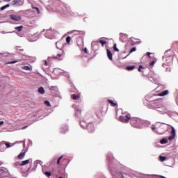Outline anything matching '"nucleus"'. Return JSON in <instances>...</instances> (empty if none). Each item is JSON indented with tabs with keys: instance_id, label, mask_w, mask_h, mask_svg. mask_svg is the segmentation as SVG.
<instances>
[{
	"instance_id": "4c0bfd02",
	"label": "nucleus",
	"mask_w": 178,
	"mask_h": 178,
	"mask_svg": "<svg viewBox=\"0 0 178 178\" xmlns=\"http://www.w3.org/2000/svg\"><path fill=\"white\" fill-rule=\"evenodd\" d=\"M156 61H155V60H153V61H152L150 63H149V65L150 66H154V65H155V63H156Z\"/></svg>"
},
{
	"instance_id": "09e8293b",
	"label": "nucleus",
	"mask_w": 178,
	"mask_h": 178,
	"mask_svg": "<svg viewBox=\"0 0 178 178\" xmlns=\"http://www.w3.org/2000/svg\"><path fill=\"white\" fill-rule=\"evenodd\" d=\"M2 165V162L0 161V165Z\"/></svg>"
},
{
	"instance_id": "2f4dec72",
	"label": "nucleus",
	"mask_w": 178,
	"mask_h": 178,
	"mask_svg": "<svg viewBox=\"0 0 178 178\" xmlns=\"http://www.w3.org/2000/svg\"><path fill=\"white\" fill-rule=\"evenodd\" d=\"M60 44H62V42L59 41L56 43V45L58 49H60V47H59Z\"/></svg>"
},
{
	"instance_id": "20e7f679",
	"label": "nucleus",
	"mask_w": 178,
	"mask_h": 178,
	"mask_svg": "<svg viewBox=\"0 0 178 178\" xmlns=\"http://www.w3.org/2000/svg\"><path fill=\"white\" fill-rule=\"evenodd\" d=\"M86 129L88 130V133L92 134L95 131V127H94V124L88 123L86 126Z\"/></svg>"
},
{
	"instance_id": "a211bd4d",
	"label": "nucleus",
	"mask_w": 178,
	"mask_h": 178,
	"mask_svg": "<svg viewBox=\"0 0 178 178\" xmlns=\"http://www.w3.org/2000/svg\"><path fill=\"white\" fill-rule=\"evenodd\" d=\"M80 124H81V127H82L83 129H85L86 127H87V124H86V122H84V121H81V122H80Z\"/></svg>"
},
{
	"instance_id": "f8f14e48",
	"label": "nucleus",
	"mask_w": 178,
	"mask_h": 178,
	"mask_svg": "<svg viewBox=\"0 0 178 178\" xmlns=\"http://www.w3.org/2000/svg\"><path fill=\"white\" fill-rule=\"evenodd\" d=\"M107 56H108V59H110V60H112V59H113V57H112L113 55H112V52L110 51L109 49H107Z\"/></svg>"
},
{
	"instance_id": "c9c22d12",
	"label": "nucleus",
	"mask_w": 178,
	"mask_h": 178,
	"mask_svg": "<svg viewBox=\"0 0 178 178\" xmlns=\"http://www.w3.org/2000/svg\"><path fill=\"white\" fill-rule=\"evenodd\" d=\"M62 158H63V156H61L57 161V165H59V163H60V160L62 159Z\"/></svg>"
},
{
	"instance_id": "9b49d317",
	"label": "nucleus",
	"mask_w": 178,
	"mask_h": 178,
	"mask_svg": "<svg viewBox=\"0 0 178 178\" xmlns=\"http://www.w3.org/2000/svg\"><path fill=\"white\" fill-rule=\"evenodd\" d=\"M26 156V152H21L18 156V159H23Z\"/></svg>"
},
{
	"instance_id": "a19ab883",
	"label": "nucleus",
	"mask_w": 178,
	"mask_h": 178,
	"mask_svg": "<svg viewBox=\"0 0 178 178\" xmlns=\"http://www.w3.org/2000/svg\"><path fill=\"white\" fill-rule=\"evenodd\" d=\"M83 51L85 52V54H88V51H87V48L86 47H85L83 49Z\"/></svg>"
},
{
	"instance_id": "72a5a7b5",
	"label": "nucleus",
	"mask_w": 178,
	"mask_h": 178,
	"mask_svg": "<svg viewBox=\"0 0 178 178\" xmlns=\"http://www.w3.org/2000/svg\"><path fill=\"white\" fill-rule=\"evenodd\" d=\"M44 175H45V176H47V177H49V176H51V172L46 171V172H44Z\"/></svg>"
},
{
	"instance_id": "f3484780",
	"label": "nucleus",
	"mask_w": 178,
	"mask_h": 178,
	"mask_svg": "<svg viewBox=\"0 0 178 178\" xmlns=\"http://www.w3.org/2000/svg\"><path fill=\"white\" fill-rule=\"evenodd\" d=\"M134 69H136V66L134 65H129L126 67L127 70H134Z\"/></svg>"
},
{
	"instance_id": "c85d7f7f",
	"label": "nucleus",
	"mask_w": 178,
	"mask_h": 178,
	"mask_svg": "<svg viewBox=\"0 0 178 178\" xmlns=\"http://www.w3.org/2000/svg\"><path fill=\"white\" fill-rule=\"evenodd\" d=\"M99 43L102 44V46H103V47H104V45H105V44H106V41L102 40H99Z\"/></svg>"
},
{
	"instance_id": "e433bc0d",
	"label": "nucleus",
	"mask_w": 178,
	"mask_h": 178,
	"mask_svg": "<svg viewBox=\"0 0 178 178\" xmlns=\"http://www.w3.org/2000/svg\"><path fill=\"white\" fill-rule=\"evenodd\" d=\"M136 50V47H133V48L130 50L129 54H131V53H133V52H135Z\"/></svg>"
},
{
	"instance_id": "4be33fe9",
	"label": "nucleus",
	"mask_w": 178,
	"mask_h": 178,
	"mask_svg": "<svg viewBox=\"0 0 178 178\" xmlns=\"http://www.w3.org/2000/svg\"><path fill=\"white\" fill-rule=\"evenodd\" d=\"M9 6H10V4H6L1 8V10H5V9H6V8H9Z\"/></svg>"
},
{
	"instance_id": "6ab92c4d",
	"label": "nucleus",
	"mask_w": 178,
	"mask_h": 178,
	"mask_svg": "<svg viewBox=\"0 0 178 178\" xmlns=\"http://www.w3.org/2000/svg\"><path fill=\"white\" fill-rule=\"evenodd\" d=\"M2 144H5V145L6 146V148H10V144H9V143L1 142L0 143V145H2Z\"/></svg>"
},
{
	"instance_id": "f03ea898",
	"label": "nucleus",
	"mask_w": 178,
	"mask_h": 178,
	"mask_svg": "<svg viewBox=\"0 0 178 178\" xmlns=\"http://www.w3.org/2000/svg\"><path fill=\"white\" fill-rule=\"evenodd\" d=\"M119 119L122 123H129V120H131V117L129 115L124 116L120 115Z\"/></svg>"
},
{
	"instance_id": "393cba45",
	"label": "nucleus",
	"mask_w": 178,
	"mask_h": 178,
	"mask_svg": "<svg viewBox=\"0 0 178 178\" xmlns=\"http://www.w3.org/2000/svg\"><path fill=\"white\" fill-rule=\"evenodd\" d=\"M159 158H160L161 162H164V161H166V157L163 156H160Z\"/></svg>"
},
{
	"instance_id": "7ed1b4c3",
	"label": "nucleus",
	"mask_w": 178,
	"mask_h": 178,
	"mask_svg": "<svg viewBox=\"0 0 178 178\" xmlns=\"http://www.w3.org/2000/svg\"><path fill=\"white\" fill-rule=\"evenodd\" d=\"M52 59H56V60H63L65 58V51L58 54L56 56H53Z\"/></svg>"
},
{
	"instance_id": "a878e982",
	"label": "nucleus",
	"mask_w": 178,
	"mask_h": 178,
	"mask_svg": "<svg viewBox=\"0 0 178 178\" xmlns=\"http://www.w3.org/2000/svg\"><path fill=\"white\" fill-rule=\"evenodd\" d=\"M17 62H20V60H14V61H10L8 62L9 65H13V63H17Z\"/></svg>"
},
{
	"instance_id": "6e6552de",
	"label": "nucleus",
	"mask_w": 178,
	"mask_h": 178,
	"mask_svg": "<svg viewBox=\"0 0 178 178\" xmlns=\"http://www.w3.org/2000/svg\"><path fill=\"white\" fill-rule=\"evenodd\" d=\"M96 115L97 116V118H101V116H102V108H99L96 110Z\"/></svg>"
},
{
	"instance_id": "79ce46f5",
	"label": "nucleus",
	"mask_w": 178,
	"mask_h": 178,
	"mask_svg": "<svg viewBox=\"0 0 178 178\" xmlns=\"http://www.w3.org/2000/svg\"><path fill=\"white\" fill-rule=\"evenodd\" d=\"M147 56H149V58H151V56H150V55H151V53H149V52H147Z\"/></svg>"
},
{
	"instance_id": "ea45409f",
	"label": "nucleus",
	"mask_w": 178,
	"mask_h": 178,
	"mask_svg": "<svg viewBox=\"0 0 178 178\" xmlns=\"http://www.w3.org/2000/svg\"><path fill=\"white\" fill-rule=\"evenodd\" d=\"M33 9H35L38 13H40V8H38V7H34Z\"/></svg>"
},
{
	"instance_id": "4468645a",
	"label": "nucleus",
	"mask_w": 178,
	"mask_h": 178,
	"mask_svg": "<svg viewBox=\"0 0 178 178\" xmlns=\"http://www.w3.org/2000/svg\"><path fill=\"white\" fill-rule=\"evenodd\" d=\"M108 102L111 104V106H118V103H115L113 100L108 99Z\"/></svg>"
},
{
	"instance_id": "58836bf2",
	"label": "nucleus",
	"mask_w": 178,
	"mask_h": 178,
	"mask_svg": "<svg viewBox=\"0 0 178 178\" xmlns=\"http://www.w3.org/2000/svg\"><path fill=\"white\" fill-rule=\"evenodd\" d=\"M141 69H144V67H143V65H139L138 72H141Z\"/></svg>"
},
{
	"instance_id": "412c9836",
	"label": "nucleus",
	"mask_w": 178,
	"mask_h": 178,
	"mask_svg": "<svg viewBox=\"0 0 178 178\" xmlns=\"http://www.w3.org/2000/svg\"><path fill=\"white\" fill-rule=\"evenodd\" d=\"M21 68L23 69L24 70H30L31 69L30 66L29 65L22 66Z\"/></svg>"
},
{
	"instance_id": "8fccbe9b",
	"label": "nucleus",
	"mask_w": 178,
	"mask_h": 178,
	"mask_svg": "<svg viewBox=\"0 0 178 178\" xmlns=\"http://www.w3.org/2000/svg\"><path fill=\"white\" fill-rule=\"evenodd\" d=\"M59 178H63V177H59Z\"/></svg>"
},
{
	"instance_id": "2eb2a0df",
	"label": "nucleus",
	"mask_w": 178,
	"mask_h": 178,
	"mask_svg": "<svg viewBox=\"0 0 178 178\" xmlns=\"http://www.w3.org/2000/svg\"><path fill=\"white\" fill-rule=\"evenodd\" d=\"M38 91L40 94H45V90L43 87H40Z\"/></svg>"
},
{
	"instance_id": "c03bdc74",
	"label": "nucleus",
	"mask_w": 178,
	"mask_h": 178,
	"mask_svg": "<svg viewBox=\"0 0 178 178\" xmlns=\"http://www.w3.org/2000/svg\"><path fill=\"white\" fill-rule=\"evenodd\" d=\"M3 124V121H0V126H2Z\"/></svg>"
},
{
	"instance_id": "c756f323",
	"label": "nucleus",
	"mask_w": 178,
	"mask_h": 178,
	"mask_svg": "<svg viewBox=\"0 0 178 178\" xmlns=\"http://www.w3.org/2000/svg\"><path fill=\"white\" fill-rule=\"evenodd\" d=\"M113 49L115 52H119V49H118L116 44H114Z\"/></svg>"
},
{
	"instance_id": "aec40b11",
	"label": "nucleus",
	"mask_w": 178,
	"mask_h": 178,
	"mask_svg": "<svg viewBox=\"0 0 178 178\" xmlns=\"http://www.w3.org/2000/svg\"><path fill=\"white\" fill-rule=\"evenodd\" d=\"M17 31L20 32L23 30V26H17L15 28Z\"/></svg>"
},
{
	"instance_id": "473e14b6",
	"label": "nucleus",
	"mask_w": 178,
	"mask_h": 178,
	"mask_svg": "<svg viewBox=\"0 0 178 178\" xmlns=\"http://www.w3.org/2000/svg\"><path fill=\"white\" fill-rule=\"evenodd\" d=\"M76 115H77L78 116L79 115H81V109H77L76 112Z\"/></svg>"
},
{
	"instance_id": "de8ad7c7",
	"label": "nucleus",
	"mask_w": 178,
	"mask_h": 178,
	"mask_svg": "<svg viewBox=\"0 0 178 178\" xmlns=\"http://www.w3.org/2000/svg\"><path fill=\"white\" fill-rule=\"evenodd\" d=\"M10 0H4L5 2H9Z\"/></svg>"
},
{
	"instance_id": "49530a36",
	"label": "nucleus",
	"mask_w": 178,
	"mask_h": 178,
	"mask_svg": "<svg viewBox=\"0 0 178 178\" xmlns=\"http://www.w3.org/2000/svg\"><path fill=\"white\" fill-rule=\"evenodd\" d=\"M155 129H156L155 127H152V130H153V131H154V130H155Z\"/></svg>"
},
{
	"instance_id": "b1692460",
	"label": "nucleus",
	"mask_w": 178,
	"mask_h": 178,
	"mask_svg": "<svg viewBox=\"0 0 178 178\" xmlns=\"http://www.w3.org/2000/svg\"><path fill=\"white\" fill-rule=\"evenodd\" d=\"M72 40V38L70 36H67L66 38V42L67 44H70V40Z\"/></svg>"
},
{
	"instance_id": "1a4fd4ad",
	"label": "nucleus",
	"mask_w": 178,
	"mask_h": 178,
	"mask_svg": "<svg viewBox=\"0 0 178 178\" xmlns=\"http://www.w3.org/2000/svg\"><path fill=\"white\" fill-rule=\"evenodd\" d=\"M169 94V90H164L158 94L159 97H165V95H168Z\"/></svg>"
},
{
	"instance_id": "423d86ee",
	"label": "nucleus",
	"mask_w": 178,
	"mask_h": 178,
	"mask_svg": "<svg viewBox=\"0 0 178 178\" xmlns=\"http://www.w3.org/2000/svg\"><path fill=\"white\" fill-rule=\"evenodd\" d=\"M10 17L12 20H15V22H19L22 19V17L19 15H10Z\"/></svg>"
},
{
	"instance_id": "9d476101",
	"label": "nucleus",
	"mask_w": 178,
	"mask_h": 178,
	"mask_svg": "<svg viewBox=\"0 0 178 178\" xmlns=\"http://www.w3.org/2000/svg\"><path fill=\"white\" fill-rule=\"evenodd\" d=\"M3 167H0V177H3V175H6V171Z\"/></svg>"
},
{
	"instance_id": "39448f33",
	"label": "nucleus",
	"mask_w": 178,
	"mask_h": 178,
	"mask_svg": "<svg viewBox=\"0 0 178 178\" xmlns=\"http://www.w3.org/2000/svg\"><path fill=\"white\" fill-rule=\"evenodd\" d=\"M176 137V129L175 127H172L171 136L168 137L169 141H172Z\"/></svg>"
},
{
	"instance_id": "a18cd8bd",
	"label": "nucleus",
	"mask_w": 178,
	"mask_h": 178,
	"mask_svg": "<svg viewBox=\"0 0 178 178\" xmlns=\"http://www.w3.org/2000/svg\"><path fill=\"white\" fill-rule=\"evenodd\" d=\"M27 127H29V126H25L22 128V130H24V129H27Z\"/></svg>"
},
{
	"instance_id": "37998d69",
	"label": "nucleus",
	"mask_w": 178,
	"mask_h": 178,
	"mask_svg": "<svg viewBox=\"0 0 178 178\" xmlns=\"http://www.w3.org/2000/svg\"><path fill=\"white\" fill-rule=\"evenodd\" d=\"M44 65H45V66H48V62L44 61Z\"/></svg>"
},
{
	"instance_id": "f257e3e1",
	"label": "nucleus",
	"mask_w": 178,
	"mask_h": 178,
	"mask_svg": "<svg viewBox=\"0 0 178 178\" xmlns=\"http://www.w3.org/2000/svg\"><path fill=\"white\" fill-rule=\"evenodd\" d=\"M130 123L133 127H136V129H141L143 127V120L140 118H131Z\"/></svg>"
},
{
	"instance_id": "ddd939ff",
	"label": "nucleus",
	"mask_w": 178,
	"mask_h": 178,
	"mask_svg": "<svg viewBox=\"0 0 178 178\" xmlns=\"http://www.w3.org/2000/svg\"><path fill=\"white\" fill-rule=\"evenodd\" d=\"M30 163V160H25L22 161L20 166H24L25 165H29Z\"/></svg>"
},
{
	"instance_id": "7c9ffc66",
	"label": "nucleus",
	"mask_w": 178,
	"mask_h": 178,
	"mask_svg": "<svg viewBox=\"0 0 178 178\" xmlns=\"http://www.w3.org/2000/svg\"><path fill=\"white\" fill-rule=\"evenodd\" d=\"M49 31H47V33H45V37H47V38H51V36L48 35L49 33Z\"/></svg>"
},
{
	"instance_id": "f704fd0d",
	"label": "nucleus",
	"mask_w": 178,
	"mask_h": 178,
	"mask_svg": "<svg viewBox=\"0 0 178 178\" xmlns=\"http://www.w3.org/2000/svg\"><path fill=\"white\" fill-rule=\"evenodd\" d=\"M56 88H57L56 86H51V87L49 88V90H51V91H52V90H56Z\"/></svg>"
},
{
	"instance_id": "5701e85b",
	"label": "nucleus",
	"mask_w": 178,
	"mask_h": 178,
	"mask_svg": "<svg viewBox=\"0 0 178 178\" xmlns=\"http://www.w3.org/2000/svg\"><path fill=\"white\" fill-rule=\"evenodd\" d=\"M78 33L76 34H80L81 35H83V34H84V32L83 31H73V33Z\"/></svg>"
},
{
	"instance_id": "bb28decb",
	"label": "nucleus",
	"mask_w": 178,
	"mask_h": 178,
	"mask_svg": "<svg viewBox=\"0 0 178 178\" xmlns=\"http://www.w3.org/2000/svg\"><path fill=\"white\" fill-rule=\"evenodd\" d=\"M44 105H46V106H51V103H49V101L46 100L44 102Z\"/></svg>"
},
{
	"instance_id": "cd10ccee",
	"label": "nucleus",
	"mask_w": 178,
	"mask_h": 178,
	"mask_svg": "<svg viewBox=\"0 0 178 178\" xmlns=\"http://www.w3.org/2000/svg\"><path fill=\"white\" fill-rule=\"evenodd\" d=\"M161 144H166L168 143V140L165 138H163L160 141Z\"/></svg>"
},
{
	"instance_id": "dca6fc26",
	"label": "nucleus",
	"mask_w": 178,
	"mask_h": 178,
	"mask_svg": "<svg viewBox=\"0 0 178 178\" xmlns=\"http://www.w3.org/2000/svg\"><path fill=\"white\" fill-rule=\"evenodd\" d=\"M72 99H74L75 101H79L80 100V95H72Z\"/></svg>"
},
{
	"instance_id": "0eeeda50",
	"label": "nucleus",
	"mask_w": 178,
	"mask_h": 178,
	"mask_svg": "<svg viewBox=\"0 0 178 178\" xmlns=\"http://www.w3.org/2000/svg\"><path fill=\"white\" fill-rule=\"evenodd\" d=\"M12 5H14L15 6H20L23 5V1L22 0H13L12 1Z\"/></svg>"
}]
</instances>
